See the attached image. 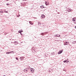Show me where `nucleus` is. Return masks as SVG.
<instances>
[{
	"label": "nucleus",
	"mask_w": 76,
	"mask_h": 76,
	"mask_svg": "<svg viewBox=\"0 0 76 76\" xmlns=\"http://www.w3.org/2000/svg\"><path fill=\"white\" fill-rule=\"evenodd\" d=\"M69 44V42H65L64 44V45H68Z\"/></svg>",
	"instance_id": "1"
},
{
	"label": "nucleus",
	"mask_w": 76,
	"mask_h": 76,
	"mask_svg": "<svg viewBox=\"0 0 76 76\" xmlns=\"http://www.w3.org/2000/svg\"><path fill=\"white\" fill-rule=\"evenodd\" d=\"M29 69H27V68H26L25 69H24V72H28V70Z\"/></svg>",
	"instance_id": "2"
},
{
	"label": "nucleus",
	"mask_w": 76,
	"mask_h": 76,
	"mask_svg": "<svg viewBox=\"0 0 76 76\" xmlns=\"http://www.w3.org/2000/svg\"><path fill=\"white\" fill-rule=\"evenodd\" d=\"M41 19H44L45 18V15H42L41 16Z\"/></svg>",
	"instance_id": "3"
},
{
	"label": "nucleus",
	"mask_w": 76,
	"mask_h": 76,
	"mask_svg": "<svg viewBox=\"0 0 76 76\" xmlns=\"http://www.w3.org/2000/svg\"><path fill=\"white\" fill-rule=\"evenodd\" d=\"M55 36H57V37H61V36H60V35L58 34H56Z\"/></svg>",
	"instance_id": "4"
},
{
	"label": "nucleus",
	"mask_w": 76,
	"mask_h": 76,
	"mask_svg": "<svg viewBox=\"0 0 76 76\" xmlns=\"http://www.w3.org/2000/svg\"><path fill=\"white\" fill-rule=\"evenodd\" d=\"M19 33H21V32H23V30H19L18 31Z\"/></svg>",
	"instance_id": "5"
},
{
	"label": "nucleus",
	"mask_w": 76,
	"mask_h": 76,
	"mask_svg": "<svg viewBox=\"0 0 76 76\" xmlns=\"http://www.w3.org/2000/svg\"><path fill=\"white\" fill-rule=\"evenodd\" d=\"M40 8H41V9H42V8H45V7H44V5H42L40 6Z\"/></svg>",
	"instance_id": "6"
},
{
	"label": "nucleus",
	"mask_w": 76,
	"mask_h": 76,
	"mask_svg": "<svg viewBox=\"0 0 76 76\" xmlns=\"http://www.w3.org/2000/svg\"><path fill=\"white\" fill-rule=\"evenodd\" d=\"M67 61V60H65L63 61V62H64V63H67V62H68Z\"/></svg>",
	"instance_id": "7"
},
{
	"label": "nucleus",
	"mask_w": 76,
	"mask_h": 76,
	"mask_svg": "<svg viewBox=\"0 0 76 76\" xmlns=\"http://www.w3.org/2000/svg\"><path fill=\"white\" fill-rule=\"evenodd\" d=\"M67 10L69 12H70V11H71V10H70V9H69L68 10Z\"/></svg>",
	"instance_id": "8"
},
{
	"label": "nucleus",
	"mask_w": 76,
	"mask_h": 76,
	"mask_svg": "<svg viewBox=\"0 0 76 76\" xmlns=\"http://www.w3.org/2000/svg\"><path fill=\"white\" fill-rule=\"evenodd\" d=\"M20 58L21 60H23V57H20Z\"/></svg>",
	"instance_id": "9"
},
{
	"label": "nucleus",
	"mask_w": 76,
	"mask_h": 76,
	"mask_svg": "<svg viewBox=\"0 0 76 76\" xmlns=\"http://www.w3.org/2000/svg\"><path fill=\"white\" fill-rule=\"evenodd\" d=\"M45 4L46 6H48L49 4L47 2H45Z\"/></svg>",
	"instance_id": "10"
},
{
	"label": "nucleus",
	"mask_w": 76,
	"mask_h": 76,
	"mask_svg": "<svg viewBox=\"0 0 76 76\" xmlns=\"http://www.w3.org/2000/svg\"><path fill=\"white\" fill-rule=\"evenodd\" d=\"M34 69L33 68L30 69V70L31 71V72H34Z\"/></svg>",
	"instance_id": "11"
},
{
	"label": "nucleus",
	"mask_w": 76,
	"mask_h": 76,
	"mask_svg": "<svg viewBox=\"0 0 76 76\" xmlns=\"http://www.w3.org/2000/svg\"><path fill=\"white\" fill-rule=\"evenodd\" d=\"M29 23L31 25H33V23H32L31 21H29Z\"/></svg>",
	"instance_id": "12"
},
{
	"label": "nucleus",
	"mask_w": 76,
	"mask_h": 76,
	"mask_svg": "<svg viewBox=\"0 0 76 76\" xmlns=\"http://www.w3.org/2000/svg\"><path fill=\"white\" fill-rule=\"evenodd\" d=\"M38 25H41V23L40 22H39L38 23Z\"/></svg>",
	"instance_id": "13"
},
{
	"label": "nucleus",
	"mask_w": 76,
	"mask_h": 76,
	"mask_svg": "<svg viewBox=\"0 0 76 76\" xmlns=\"http://www.w3.org/2000/svg\"><path fill=\"white\" fill-rule=\"evenodd\" d=\"M32 51L33 52V53H35V52H36V51L34 49L32 50Z\"/></svg>",
	"instance_id": "14"
},
{
	"label": "nucleus",
	"mask_w": 76,
	"mask_h": 76,
	"mask_svg": "<svg viewBox=\"0 0 76 76\" xmlns=\"http://www.w3.org/2000/svg\"><path fill=\"white\" fill-rule=\"evenodd\" d=\"M59 53H61H61H63V51H62V50H61V51H59Z\"/></svg>",
	"instance_id": "15"
},
{
	"label": "nucleus",
	"mask_w": 76,
	"mask_h": 76,
	"mask_svg": "<svg viewBox=\"0 0 76 76\" xmlns=\"http://www.w3.org/2000/svg\"><path fill=\"white\" fill-rule=\"evenodd\" d=\"M10 52H7V53H6V54H10Z\"/></svg>",
	"instance_id": "16"
},
{
	"label": "nucleus",
	"mask_w": 76,
	"mask_h": 76,
	"mask_svg": "<svg viewBox=\"0 0 76 76\" xmlns=\"http://www.w3.org/2000/svg\"><path fill=\"white\" fill-rule=\"evenodd\" d=\"M76 41H74V42H73V44H76Z\"/></svg>",
	"instance_id": "17"
},
{
	"label": "nucleus",
	"mask_w": 76,
	"mask_h": 76,
	"mask_svg": "<svg viewBox=\"0 0 76 76\" xmlns=\"http://www.w3.org/2000/svg\"><path fill=\"white\" fill-rule=\"evenodd\" d=\"M72 21H74L75 22V21H76V20H75V19H72Z\"/></svg>",
	"instance_id": "18"
},
{
	"label": "nucleus",
	"mask_w": 76,
	"mask_h": 76,
	"mask_svg": "<svg viewBox=\"0 0 76 76\" xmlns=\"http://www.w3.org/2000/svg\"><path fill=\"white\" fill-rule=\"evenodd\" d=\"M44 34H45V33H42V35H44Z\"/></svg>",
	"instance_id": "19"
},
{
	"label": "nucleus",
	"mask_w": 76,
	"mask_h": 76,
	"mask_svg": "<svg viewBox=\"0 0 76 76\" xmlns=\"http://www.w3.org/2000/svg\"><path fill=\"white\" fill-rule=\"evenodd\" d=\"M14 51H11L10 52V53H13Z\"/></svg>",
	"instance_id": "20"
},
{
	"label": "nucleus",
	"mask_w": 76,
	"mask_h": 76,
	"mask_svg": "<svg viewBox=\"0 0 76 76\" xmlns=\"http://www.w3.org/2000/svg\"><path fill=\"white\" fill-rule=\"evenodd\" d=\"M16 59L17 60H18V58L17 57H16Z\"/></svg>",
	"instance_id": "21"
},
{
	"label": "nucleus",
	"mask_w": 76,
	"mask_h": 76,
	"mask_svg": "<svg viewBox=\"0 0 76 76\" xmlns=\"http://www.w3.org/2000/svg\"><path fill=\"white\" fill-rule=\"evenodd\" d=\"M67 61H68V62H67V63H70V61H69L68 60Z\"/></svg>",
	"instance_id": "22"
},
{
	"label": "nucleus",
	"mask_w": 76,
	"mask_h": 76,
	"mask_svg": "<svg viewBox=\"0 0 76 76\" xmlns=\"http://www.w3.org/2000/svg\"><path fill=\"white\" fill-rule=\"evenodd\" d=\"M53 53H51L53 55H54V53L53 52Z\"/></svg>",
	"instance_id": "23"
},
{
	"label": "nucleus",
	"mask_w": 76,
	"mask_h": 76,
	"mask_svg": "<svg viewBox=\"0 0 76 76\" xmlns=\"http://www.w3.org/2000/svg\"><path fill=\"white\" fill-rule=\"evenodd\" d=\"M7 6H9L10 4H7Z\"/></svg>",
	"instance_id": "24"
},
{
	"label": "nucleus",
	"mask_w": 76,
	"mask_h": 76,
	"mask_svg": "<svg viewBox=\"0 0 76 76\" xmlns=\"http://www.w3.org/2000/svg\"><path fill=\"white\" fill-rule=\"evenodd\" d=\"M17 17H19V16H20V15H17Z\"/></svg>",
	"instance_id": "25"
},
{
	"label": "nucleus",
	"mask_w": 76,
	"mask_h": 76,
	"mask_svg": "<svg viewBox=\"0 0 76 76\" xmlns=\"http://www.w3.org/2000/svg\"><path fill=\"white\" fill-rule=\"evenodd\" d=\"M20 33V34H21V35H22V33Z\"/></svg>",
	"instance_id": "26"
},
{
	"label": "nucleus",
	"mask_w": 76,
	"mask_h": 76,
	"mask_svg": "<svg viewBox=\"0 0 76 76\" xmlns=\"http://www.w3.org/2000/svg\"><path fill=\"white\" fill-rule=\"evenodd\" d=\"M58 54H61V53H60V52H58Z\"/></svg>",
	"instance_id": "27"
},
{
	"label": "nucleus",
	"mask_w": 76,
	"mask_h": 76,
	"mask_svg": "<svg viewBox=\"0 0 76 76\" xmlns=\"http://www.w3.org/2000/svg\"><path fill=\"white\" fill-rule=\"evenodd\" d=\"M27 0H23V1H27Z\"/></svg>",
	"instance_id": "28"
},
{
	"label": "nucleus",
	"mask_w": 76,
	"mask_h": 76,
	"mask_svg": "<svg viewBox=\"0 0 76 76\" xmlns=\"http://www.w3.org/2000/svg\"><path fill=\"white\" fill-rule=\"evenodd\" d=\"M74 23L75 24H76V21H75V22H74Z\"/></svg>",
	"instance_id": "29"
},
{
	"label": "nucleus",
	"mask_w": 76,
	"mask_h": 76,
	"mask_svg": "<svg viewBox=\"0 0 76 76\" xmlns=\"http://www.w3.org/2000/svg\"><path fill=\"white\" fill-rule=\"evenodd\" d=\"M8 12L7 11H5V13H8Z\"/></svg>",
	"instance_id": "30"
},
{
	"label": "nucleus",
	"mask_w": 76,
	"mask_h": 76,
	"mask_svg": "<svg viewBox=\"0 0 76 76\" xmlns=\"http://www.w3.org/2000/svg\"><path fill=\"white\" fill-rule=\"evenodd\" d=\"M70 12H72V10H70Z\"/></svg>",
	"instance_id": "31"
},
{
	"label": "nucleus",
	"mask_w": 76,
	"mask_h": 76,
	"mask_svg": "<svg viewBox=\"0 0 76 76\" xmlns=\"http://www.w3.org/2000/svg\"><path fill=\"white\" fill-rule=\"evenodd\" d=\"M75 28L76 29V26H75Z\"/></svg>",
	"instance_id": "32"
},
{
	"label": "nucleus",
	"mask_w": 76,
	"mask_h": 76,
	"mask_svg": "<svg viewBox=\"0 0 76 76\" xmlns=\"http://www.w3.org/2000/svg\"><path fill=\"white\" fill-rule=\"evenodd\" d=\"M0 13H1V11H0Z\"/></svg>",
	"instance_id": "33"
},
{
	"label": "nucleus",
	"mask_w": 76,
	"mask_h": 76,
	"mask_svg": "<svg viewBox=\"0 0 76 76\" xmlns=\"http://www.w3.org/2000/svg\"><path fill=\"white\" fill-rule=\"evenodd\" d=\"M15 42L16 43V42L15 41Z\"/></svg>",
	"instance_id": "34"
},
{
	"label": "nucleus",
	"mask_w": 76,
	"mask_h": 76,
	"mask_svg": "<svg viewBox=\"0 0 76 76\" xmlns=\"http://www.w3.org/2000/svg\"><path fill=\"white\" fill-rule=\"evenodd\" d=\"M67 60H69V59H67Z\"/></svg>",
	"instance_id": "35"
},
{
	"label": "nucleus",
	"mask_w": 76,
	"mask_h": 76,
	"mask_svg": "<svg viewBox=\"0 0 76 76\" xmlns=\"http://www.w3.org/2000/svg\"><path fill=\"white\" fill-rule=\"evenodd\" d=\"M33 72H32V73H33Z\"/></svg>",
	"instance_id": "36"
},
{
	"label": "nucleus",
	"mask_w": 76,
	"mask_h": 76,
	"mask_svg": "<svg viewBox=\"0 0 76 76\" xmlns=\"http://www.w3.org/2000/svg\"><path fill=\"white\" fill-rule=\"evenodd\" d=\"M3 76H5V75H4Z\"/></svg>",
	"instance_id": "37"
},
{
	"label": "nucleus",
	"mask_w": 76,
	"mask_h": 76,
	"mask_svg": "<svg viewBox=\"0 0 76 76\" xmlns=\"http://www.w3.org/2000/svg\"><path fill=\"white\" fill-rule=\"evenodd\" d=\"M49 72H50V70H49Z\"/></svg>",
	"instance_id": "38"
},
{
	"label": "nucleus",
	"mask_w": 76,
	"mask_h": 76,
	"mask_svg": "<svg viewBox=\"0 0 76 76\" xmlns=\"http://www.w3.org/2000/svg\"><path fill=\"white\" fill-rule=\"evenodd\" d=\"M12 53L13 54L14 53Z\"/></svg>",
	"instance_id": "39"
},
{
	"label": "nucleus",
	"mask_w": 76,
	"mask_h": 76,
	"mask_svg": "<svg viewBox=\"0 0 76 76\" xmlns=\"http://www.w3.org/2000/svg\"><path fill=\"white\" fill-rule=\"evenodd\" d=\"M8 0H7V1H8Z\"/></svg>",
	"instance_id": "40"
}]
</instances>
